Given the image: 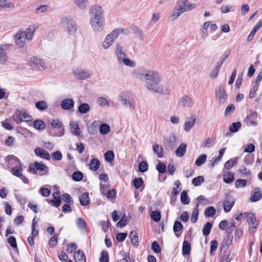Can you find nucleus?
<instances>
[{"instance_id":"obj_1","label":"nucleus","mask_w":262,"mask_h":262,"mask_svg":"<svg viewBox=\"0 0 262 262\" xmlns=\"http://www.w3.org/2000/svg\"><path fill=\"white\" fill-rule=\"evenodd\" d=\"M135 74L136 78L145 83L148 90L165 96L170 94V90L167 86L159 84L162 77L158 72L143 69L136 71Z\"/></svg>"},{"instance_id":"obj_2","label":"nucleus","mask_w":262,"mask_h":262,"mask_svg":"<svg viewBox=\"0 0 262 262\" xmlns=\"http://www.w3.org/2000/svg\"><path fill=\"white\" fill-rule=\"evenodd\" d=\"M90 22L94 32L100 33L105 28L104 11L101 7L94 5L90 10Z\"/></svg>"},{"instance_id":"obj_3","label":"nucleus","mask_w":262,"mask_h":262,"mask_svg":"<svg viewBox=\"0 0 262 262\" xmlns=\"http://www.w3.org/2000/svg\"><path fill=\"white\" fill-rule=\"evenodd\" d=\"M115 55L120 64H123L130 68L135 67V62L127 57L125 49L119 43L116 44Z\"/></svg>"},{"instance_id":"obj_4","label":"nucleus","mask_w":262,"mask_h":262,"mask_svg":"<svg viewBox=\"0 0 262 262\" xmlns=\"http://www.w3.org/2000/svg\"><path fill=\"white\" fill-rule=\"evenodd\" d=\"M35 28L32 27H28L25 31H18L15 35V42L19 48H24L26 40H31L33 38Z\"/></svg>"},{"instance_id":"obj_5","label":"nucleus","mask_w":262,"mask_h":262,"mask_svg":"<svg viewBox=\"0 0 262 262\" xmlns=\"http://www.w3.org/2000/svg\"><path fill=\"white\" fill-rule=\"evenodd\" d=\"M60 24L71 35L75 34L77 27L75 20L71 16H65L61 18Z\"/></svg>"},{"instance_id":"obj_6","label":"nucleus","mask_w":262,"mask_h":262,"mask_svg":"<svg viewBox=\"0 0 262 262\" xmlns=\"http://www.w3.org/2000/svg\"><path fill=\"white\" fill-rule=\"evenodd\" d=\"M74 77L78 80H86L91 78L92 72L84 69L77 68L73 70Z\"/></svg>"},{"instance_id":"obj_7","label":"nucleus","mask_w":262,"mask_h":262,"mask_svg":"<svg viewBox=\"0 0 262 262\" xmlns=\"http://www.w3.org/2000/svg\"><path fill=\"white\" fill-rule=\"evenodd\" d=\"M245 216L247 221L250 225L249 230L250 232H254V229H256L258 226V223L256 222V218L254 214L245 212L243 213Z\"/></svg>"},{"instance_id":"obj_8","label":"nucleus","mask_w":262,"mask_h":262,"mask_svg":"<svg viewBox=\"0 0 262 262\" xmlns=\"http://www.w3.org/2000/svg\"><path fill=\"white\" fill-rule=\"evenodd\" d=\"M48 167L45 164L35 162L34 164H30L29 167L28 171L32 173L36 174L37 171H44L47 172Z\"/></svg>"},{"instance_id":"obj_9","label":"nucleus","mask_w":262,"mask_h":262,"mask_svg":"<svg viewBox=\"0 0 262 262\" xmlns=\"http://www.w3.org/2000/svg\"><path fill=\"white\" fill-rule=\"evenodd\" d=\"M178 105L182 107L191 108L194 105V102L188 95H184L178 101Z\"/></svg>"},{"instance_id":"obj_10","label":"nucleus","mask_w":262,"mask_h":262,"mask_svg":"<svg viewBox=\"0 0 262 262\" xmlns=\"http://www.w3.org/2000/svg\"><path fill=\"white\" fill-rule=\"evenodd\" d=\"M9 158L10 161L17 163V165L11 169V172L13 175L19 178L21 174H23V168L20 164L19 160L14 156H11Z\"/></svg>"},{"instance_id":"obj_11","label":"nucleus","mask_w":262,"mask_h":262,"mask_svg":"<svg viewBox=\"0 0 262 262\" xmlns=\"http://www.w3.org/2000/svg\"><path fill=\"white\" fill-rule=\"evenodd\" d=\"M51 125L53 129H58V133H54V135L58 137L64 135V129L62 123L58 119H54L51 121Z\"/></svg>"},{"instance_id":"obj_12","label":"nucleus","mask_w":262,"mask_h":262,"mask_svg":"<svg viewBox=\"0 0 262 262\" xmlns=\"http://www.w3.org/2000/svg\"><path fill=\"white\" fill-rule=\"evenodd\" d=\"M30 64L33 68H36L40 71L45 70V63L43 60L37 58L35 57H33L30 58Z\"/></svg>"},{"instance_id":"obj_13","label":"nucleus","mask_w":262,"mask_h":262,"mask_svg":"<svg viewBox=\"0 0 262 262\" xmlns=\"http://www.w3.org/2000/svg\"><path fill=\"white\" fill-rule=\"evenodd\" d=\"M215 95L217 101L220 104H223L225 102L227 98V95L223 88L219 87L216 90Z\"/></svg>"},{"instance_id":"obj_14","label":"nucleus","mask_w":262,"mask_h":262,"mask_svg":"<svg viewBox=\"0 0 262 262\" xmlns=\"http://www.w3.org/2000/svg\"><path fill=\"white\" fill-rule=\"evenodd\" d=\"M119 100L126 107L131 108L133 101L127 95L126 93H122L119 95Z\"/></svg>"},{"instance_id":"obj_15","label":"nucleus","mask_w":262,"mask_h":262,"mask_svg":"<svg viewBox=\"0 0 262 262\" xmlns=\"http://www.w3.org/2000/svg\"><path fill=\"white\" fill-rule=\"evenodd\" d=\"M15 9V5L8 0H0V10L11 11Z\"/></svg>"},{"instance_id":"obj_16","label":"nucleus","mask_w":262,"mask_h":262,"mask_svg":"<svg viewBox=\"0 0 262 262\" xmlns=\"http://www.w3.org/2000/svg\"><path fill=\"white\" fill-rule=\"evenodd\" d=\"M257 114L256 112H252L246 118V123L249 126H256L257 125Z\"/></svg>"},{"instance_id":"obj_17","label":"nucleus","mask_w":262,"mask_h":262,"mask_svg":"<svg viewBox=\"0 0 262 262\" xmlns=\"http://www.w3.org/2000/svg\"><path fill=\"white\" fill-rule=\"evenodd\" d=\"M74 101L73 99L66 98L61 101L60 106L65 110H70L74 106Z\"/></svg>"},{"instance_id":"obj_18","label":"nucleus","mask_w":262,"mask_h":262,"mask_svg":"<svg viewBox=\"0 0 262 262\" xmlns=\"http://www.w3.org/2000/svg\"><path fill=\"white\" fill-rule=\"evenodd\" d=\"M196 122V118L194 115H191L184 123V129L186 132H189L193 127Z\"/></svg>"},{"instance_id":"obj_19","label":"nucleus","mask_w":262,"mask_h":262,"mask_svg":"<svg viewBox=\"0 0 262 262\" xmlns=\"http://www.w3.org/2000/svg\"><path fill=\"white\" fill-rule=\"evenodd\" d=\"M16 115L19 119L20 122H27L31 121L32 119L31 116L25 111H17L16 112Z\"/></svg>"},{"instance_id":"obj_20","label":"nucleus","mask_w":262,"mask_h":262,"mask_svg":"<svg viewBox=\"0 0 262 262\" xmlns=\"http://www.w3.org/2000/svg\"><path fill=\"white\" fill-rule=\"evenodd\" d=\"M262 198V194L259 188H254L251 191L250 201L255 202L260 200Z\"/></svg>"},{"instance_id":"obj_21","label":"nucleus","mask_w":262,"mask_h":262,"mask_svg":"<svg viewBox=\"0 0 262 262\" xmlns=\"http://www.w3.org/2000/svg\"><path fill=\"white\" fill-rule=\"evenodd\" d=\"M124 33V30L122 28H116L108 33L106 36L114 42L118 36Z\"/></svg>"},{"instance_id":"obj_22","label":"nucleus","mask_w":262,"mask_h":262,"mask_svg":"<svg viewBox=\"0 0 262 262\" xmlns=\"http://www.w3.org/2000/svg\"><path fill=\"white\" fill-rule=\"evenodd\" d=\"M76 224L80 230L83 232H88V229L86 222L81 217H78L76 220Z\"/></svg>"},{"instance_id":"obj_23","label":"nucleus","mask_w":262,"mask_h":262,"mask_svg":"<svg viewBox=\"0 0 262 262\" xmlns=\"http://www.w3.org/2000/svg\"><path fill=\"white\" fill-rule=\"evenodd\" d=\"M100 121H94L90 125L87 126V130L91 135H95L97 133L98 127L100 125Z\"/></svg>"},{"instance_id":"obj_24","label":"nucleus","mask_w":262,"mask_h":262,"mask_svg":"<svg viewBox=\"0 0 262 262\" xmlns=\"http://www.w3.org/2000/svg\"><path fill=\"white\" fill-rule=\"evenodd\" d=\"M34 152L36 155L45 159L49 160L51 158V156L49 152L41 148H36L35 149Z\"/></svg>"},{"instance_id":"obj_25","label":"nucleus","mask_w":262,"mask_h":262,"mask_svg":"<svg viewBox=\"0 0 262 262\" xmlns=\"http://www.w3.org/2000/svg\"><path fill=\"white\" fill-rule=\"evenodd\" d=\"M234 205V200L232 198L228 196L224 200V209L226 212H229Z\"/></svg>"},{"instance_id":"obj_26","label":"nucleus","mask_w":262,"mask_h":262,"mask_svg":"<svg viewBox=\"0 0 262 262\" xmlns=\"http://www.w3.org/2000/svg\"><path fill=\"white\" fill-rule=\"evenodd\" d=\"M183 12L182 8L179 5H177L173 8L170 17L171 20H174L177 18Z\"/></svg>"},{"instance_id":"obj_27","label":"nucleus","mask_w":262,"mask_h":262,"mask_svg":"<svg viewBox=\"0 0 262 262\" xmlns=\"http://www.w3.org/2000/svg\"><path fill=\"white\" fill-rule=\"evenodd\" d=\"M183 12L193 10L196 8V4L190 2H184L182 4L179 5Z\"/></svg>"},{"instance_id":"obj_28","label":"nucleus","mask_w":262,"mask_h":262,"mask_svg":"<svg viewBox=\"0 0 262 262\" xmlns=\"http://www.w3.org/2000/svg\"><path fill=\"white\" fill-rule=\"evenodd\" d=\"M71 132L73 135L78 136L80 135V128L77 122L74 121L70 123Z\"/></svg>"},{"instance_id":"obj_29","label":"nucleus","mask_w":262,"mask_h":262,"mask_svg":"<svg viewBox=\"0 0 262 262\" xmlns=\"http://www.w3.org/2000/svg\"><path fill=\"white\" fill-rule=\"evenodd\" d=\"M262 26V19L260 21H259L253 27V29L252 30L251 32H250V34L247 37V41L250 42L253 39V38L256 32V31L258 30V29Z\"/></svg>"},{"instance_id":"obj_30","label":"nucleus","mask_w":262,"mask_h":262,"mask_svg":"<svg viewBox=\"0 0 262 262\" xmlns=\"http://www.w3.org/2000/svg\"><path fill=\"white\" fill-rule=\"evenodd\" d=\"M78 112L81 114H86L90 111V106L87 103H82L78 107Z\"/></svg>"},{"instance_id":"obj_31","label":"nucleus","mask_w":262,"mask_h":262,"mask_svg":"<svg viewBox=\"0 0 262 262\" xmlns=\"http://www.w3.org/2000/svg\"><path fill=\"white\" fill-rule=\"evenodd\" d=\"M100 164V162L98 159H93L90 162L89 168L92 171H96L98 169Z\"/></svg>"},{"instance_id":"obj_32","label":"nucleus","mask_w":262,"mask_h":262,"mask_svg":"<svg viewBox=\"0 0 262 262\" xmlns=\"http://www.w3.org/2000/svg\"><path fill=\"white\" fill-rule=\"evenodd\" d=\"M74 257L76 262H86L85 255L82 251L78 250L75 252Z\"/></svg>"},{"instance_id":"obj_33","label":"nucleus","mask_w":262,"mask_h":262,"mask_svg":"<svg viewBox=\"0 0 262 262\" xmlns=\"http://www.w3.org/2000/svg\"><path fill=\"white\" fill-rule=\"evenodd\" d=\"M183 228V226L180 222L176 221L174 222L173 231L177 237H179L181 235V231L182 230Z\"/></svg>"},{"instance_id":"obj_34","label":"nucleus","mask_w":262,"mask_h":262,"mask_svg":"<svg viewBox=\"0 0 262 262\" xmlns=\"http://www.w3.org/2000/svg\"><path fill=\"white\" fill-rule=\"evenodd\" d=\"M152 149L154 152L157 154L158 157L161 158L163 157V148L161 146L155 143L152 145Z\"/></svg>"},{"instance_id":"obj_35","label":"nucleus","mask_w":262,"mask_h":262,"mask_svg":"<svg viewBox=\"0 0 262 262\" xmlns=\"http://www.w3.org/2000/svg\"><path fill=\"white\" fill-rule=\"evenodd\" d=\"M187 145L185 143H182L176 150V154L178 157L183 156L186 150Z\"/></svg>"},{"instance_id":"obj_36","label":"nucleus","mask_w":262,"mask_h":262,"mask_svg":"<svg viewBox=\"0 0 262 262\" xmlns=\"http://www.w3.org/2000/svg\"><path fill=\"white\" fill-rule=\"evenodd\" d=\"M79 202L81 205L86 206L90 203L89 193L84 192L79 197Z\"/></svg>"},{"instance_id":"obj_37","label":"nucleus","mask_w":262,"mask_h":262,"mask_svg":"<svg viewBox=\"0 0 262 262\" xmlns=\"http://www.w3.org/2000/svg\"><path fill=\"white\" fill-rule=\"evenodd\" d=\"M129 238L131 241L132 244L137 247L138 246V237L135 231H132L129 233Z\"/></svg>"},{"instance_id":"obj_38","label":"nucleus","mask_w":262,"mask_h":262,"mask_svg":"<svg viewBox=\"0 0 262 262\" xmlns=\"http://www.w3.org/2000/svg\"><path fill=\"white\" fill-rule=\"evenodd\" d=\"M8 55L6 51L0 47V64H5L8 60Z\"/></svg>"},{"instance_id":"obj_39","label":"nucleus","mask_w":262,"mask_h":262,"mask_svg":"<svg viewBox=\"0 0 262 262\" xmlns=\"http://www.w3.org/2000/svg\"><path fill=\"white\" fill-rule=\"evenodd\" d=\"M191 249L190 244L187 241H184L182 246V253L184 255L189 254Z\"/></svg>"},{"instance_id":"obj_40","label":"nucleus","mask_w":262,"mask_h":262,"mask_svg":"<svg viewBox=\"0 0 262 262\" xmlns=\"http://www.w3.org/2000/svg\"><path fill=\"white\" fill-rule=\"evenodd\" d=\"M238 161V158L235 157L232 159H231L230 160L227 161L224 165V167L227 169H231L232 166L235 164Z\"/></svg>"},{"instance_id":"obj_41","label":"nucleus","mask_w":262,"mask_h":262,"mask_svg":"<svg viewBox=\"0 0 262 262\" xmlns=\"http://www.w3.org/2000/svg\"><path fill=\"white\" fill-rule=\"evenodd\" d=\"M99 126V131L101 134L105 135L110 132V126L108 124L103 123Z\"/></svg>"},{"instance_id":"obj_42","label":"nucleus","mask_w":262,"mask_h":262,"mask_svg":"<svg viewBox=\"0 0 262 262\" xmlns=\"http://www.w3.org/2000/svg\"><path fill=\"white\" fill-rule=\"evenodd\" d=\"M151 219L155 222H158L160 221L161 216L160 211H153L150 213Z\"/></svg>"},{"instance_id":"obj_43","label":"nucleus","mask_w":262,"mask_h":262,"mask_svg":"<svg viewBox=\"0 0 262 262\" xmlns=\"http://www.w3.org/2000/svg\"><path fill=\"white\" fill-rule=\"evenodd\" d=\"M74 4L80 9H84L87 7L88 0H73Z\"/></svg>"},{"instance_id":"obj_44","label":"nucleus","mask_w":262,"mask_h":262,"mask_svg":"<svg viewBox=\"0 0 262 262\" xmlns=\"http://www.w3.org/2000/svg\"><path fill=\"white\" fill-rule=\"evenodd\" d=\"M207 159V156L205 154L200 155L195 162V164L198 166H201L204 164Z\"/></svg>"},{"instance_id":"obj_45","label":"nucleus","mask_w":262,"mask_h":262,"mask_svg":"<svg viewBox=\"0 0 262 262\" xmlns=\"http://www.w3.org/2000/svg\"><path fill=\"white\" fill-rule=\"evenodd\" d=\"M33 126L36 129H43L45 128L46 124L40 120H36L34 121Z\"/></svg>"},{"instance_id":"obj_46","label":"nucleus","mask_w":262,"mask_h":262,"mask_svg":"<svg viewBox=\"0 0 262 262\" xmlns=\"http://www.w3.org/2000/svg\"><path fill=\"white\" fill-rule=\"evenodd\" d=\"M114 42L111 39L108 38L106 36H105L104 40L102 43V46L104 49H108L113 44Z\"/></svg>"},{"instance_id":"obj_47","label":"nucleus","mask_w":262,"mask_h":262,"mask_svg":"<svg viewBox=\"0 0 262 262\" xmlns=\"http://www.w3.org/2000/svg\"><path fill=\"white\" fill-rule=\"evenodd\" d=\"M241 123L239 122H236L233 123L229 127V130L231 133H236L241 127Z\"/></svg>"},{"instance_id":"obj_48","label":"nucleus","mask_w":262,"mask_h":262,"mask_svg":"<svg viewBox=\"0 0 262 262\" xmlns=\"http://www.w3.org/2000/svg\"><path fill=\"white\" fill-rule=\"evenodd\" d=\"M97 102L101 107L109 106V101L104 97H101L97 99Z\"/></svg>"},{"instance_id":"obj_49","label":"nucleus","mask_w":262,"mask_h":262,"mask_svg":"<svg viewBox=\"0 0 262 262\" xmlns=\"http://www.w3.org/2000/svg\"><path fill=\"white\" fill-rule=\"evenodd\" d=\"M216 210L214 207H208L205 210V214L206 216L212 217L215 213Z\"/></svg>"},{"instance_id":"obj_50","label":"nucleus","mask_w":262,"mask_h":262,"mask_svg":"<svg viewBox=\"0 0 262 262\" xmlns=\"http://www.w3.org/2000/svg\"><path fill=\"white\" fill-rule=\"evenodd\" d=\"M218 246V242L215 240H213L210 242V255H214V252L216 251Z\"/></svg>"},{"instance_id":"obj_51","label":"nucleus","mask_w":262,"mask_h":262,"mask_svg":"<svg viewBox=\"0 0 262 262\" xmlns=\"http://www.w3.org/2000/svg\"><path fill=\"white\" fill-rule=\"evenodd\" d=\"M36 107L40 111H43L47 108V103L45 101H39L35 103Z\"/></svg>"},{"instance_id":"obj_52","label":"nucleus","mask_w":262,"mask_h":262,"mask_svg":"<svg viewBox=\"0 0 262 262\" xmlns=\"http://www.w3.org/2000/svg\"><path fill=\"white\" fill-rule=\"evenodd\" d=\"M181 201L184 204H188L189 203V197L187 192L183 191L181 193Z\"/></svg>"},{"instance_id":"obj_53","label":"nucleus","mask_w":262,"mask_h":262,"mask_svg":"<svg viewBox=\"0 0 262 262\" xmlns=\"http://www.w3.org/2000/svg\"><path fill=\"white\" fill-rule=\"evenodd\" d=\"M234 179V175L230 172H228L226 174H224L223 180L226 183H230L233 181Z\"/></svg>"},{"instance_id":"obj_54","label":"nucleus","mask_w":262,"mask_h":262,"mask_svg":"<svg viewBox=\"0 0 262 262\" xmlns=\"http://www.w3.org/2000/svg\"><path fill=\"white\" fill-rule=\"evenodd\" d=\"M105 160L107 162H111L114 159V154L113 151L108 150L104 154Z\"/></svg>"},{"instance_id":"obj_55","label":"nucleus","mask_w":262,"mask_h":262,"mask_svg":"<svg viewBox=\"0 0 262 262\" xmlns=\"http://www.w3.org/2000/svg\"><path fill=\"white\" fill-rule=\"evenodd\" d=\"M247 181L244 179H237L235 182V187L236 188H242L246 186Z\"/></svg>"},{"instance_id":"obj_56","label":"nucleus","mask_w":262,"mask_h":262,"mask_svg":"<svg viewBox=\"0 0 262 262\" xmlns=\"http://www.w3.org/2000/svg\"><path fill=\"white\" fill-rule=\"evenodd\" d=\"M204 181V179L203 176H198L192 181V183L194 186H199Z\"/></svg>"},{"instance_id":"obj_57","label":"nucleus","mask_w":262,"mask_h":262,"mask_svg":"<svg viewBox=\"0 0 262 262\" xmlns=\"http://www.w3.org/2000/svg\"><path fill=\"white\" fill-rule=\"evenodd\" d=\"M57 240L58 235L56 234H54L49 242V245L50 247H54L57 244Z\"/></svg>"},{"instance_id":"obj_58","label":"nucleus","mask_w":262,"mask_h":262,"mask_svg":"<svg viewBox=\"0 0 262 262\" xmlns=\"http://www.w3.org/2000/svg\"><path fill=\"white\" fill-rule=\"evenodd\" d=\"M148 164L145 161H142L139 164V171L141 172H144L148 170Z\"/></svg>"},{"instance_id":"obj_59","label":"nucleus","mask_w":262,"mask_h":262,"mask_svg":"<svg viewBox=\"0 0 262 262\" xmlns=\"http://www.w3.org/2000/svg\"><path fill=\"white\" fill-rule=\"evenodd\" d=\"M212 225L210 223L207 222L203 228V233L204 235H208L210 232Z\"/></svg>"},{"instance_id":"obj_60","label":"nucleus","mask_w":262,"mask_h":262,"mask_svg":"<svg viewBox=\"0 0 262 262\" xmlns=\"http://www.w3.org/2000/svg\"><path fill=\"white\" fill-rule=\"evenodd\" d=\"M133 183L135 187L139 189L143 185V181L142 178H136L133 181Z\"/></svg>"},{"instance_id":"obj_61","label":"nucleus","mask_w":262,"mask_h":262,"mask_svg":"<svg viewBox=\"0 0 262 262\" xmlns=\"http://www.w3.org/2000/svg\"><path fill=\"white\" fill-rule=\"evenodd\" d=\"M225 150V148H222L220 149L219 156L214 159V162L210 165L211 167H213L215 163L221 160V159L224 155Z\"/></svg>"},{"instance_id":"obj_62","label":"nucleus","mask_w":262,"mask_h":262,"mask_svg":"<svg viewBox=\"0 0 262 262\" xmlns=\"http://www.w3.org/2000/svg\"><path fill=\"white\" fill-rule=\"evenodd\" d=\"M83 178V174L80 171H75L72 174V179L75 181H79Z\"/></svg>"},{"instance_id":"obj_63","label":"nucleus","mask_w":262,"mask_h":262,"mask_svg":"<svg viewBox=\"0 0 262 262\" xmlns=\"http://www.w3.org/2000/svg\"><path fill=\"white\" fill-rule=\"evenodd\" d=\"M157 170L160 173H163L166 171V165L161 162H159L156 167Z\"/></svg>"},{"instance_id":"obj_64","label":"nucleus","mask_w":262,"mask_h":262,"mask_svg":"<svg viewBox=\"0 0 262 262\" xmlns=\"http://www.w3.org/2000/svg\"><path fill=\"white\" fill-rule=\"evenodd\" d=\"M100 262H108V254L107 251H103L101 252V256L100 258Z\"/></svg>"}]
</instances>
